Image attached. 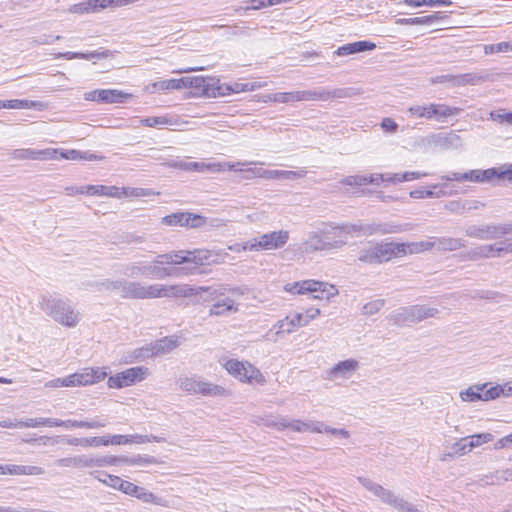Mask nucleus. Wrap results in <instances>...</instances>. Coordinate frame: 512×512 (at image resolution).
I'll return each instance as SVG.
<instances>
[{
	"label": "nucleus",
	"instance_id": "obj_48",
	"mask_svg": "<svg viewBox=\"0 0 512 512\" xmlns=\"http://www.w3.org/2000/svg\"><path fill=\"white\" fill-rule=\"evenodd\" d=\"M358 481L364 488H366L368 491H370L380 499V496L381 494H383V491L385 489L383 486L365 477H358Z\"/></svg>",
	"mask_w": 512,
	"mask_h": 512
},
{
	"label": "nucleus",
	"instance_id": "obj_2",
	"mask_svg": "<svg viewBox=\"0 0 512 512\" xmlns=\"http://www.w3.org/2000/svg\"><path fill=\"white\" fill-rule=\"evenodd\" d=\"M345 96L346 92L343 89L326 90L324 88H317L314 90L272 93L271 101L287 104L301 101H328Z\"/></svg>",
	"mask_w": 512,
	"mask_h": 512
},
{
	"label": "nucleus",
	"instance_id": "obj_11",
	"mask_svg": "<svg viewBox=\"0 0 512 512\" xmlns=\"http://www.w3.org/2000/svg\"><path fill=\"white\" fill-rule=\"evenodd\" d=\"M148 368L143 366L131 367L112 375L107 380V386L112 389L129 387L145 379Z\"/></svg>",
	"mask_w": 512,
	"mask_h": 512
},
{
	"label": "nucleus",
	"instance_id": "obj_34",
	"mask_svg": "<svg viewBox=\"0 0 512 512\" xmlns=\"http://www.w3.org/2000/svg\"><path fill=\"white\" fill-rule=\"evenodd\" d=\"M197 394L210 397L224 396L227 390L222 386L197 379Z\"/></svg>",
	"mask_w": 512,
	"mask_h": 512
},
{
	"label": "nucleus",
	"instance_id": "obj_12",
	"mask_svg": "<svg viewBox=\"0 0 512 512\" xmlns=\"http://www.w3.org/2000/svg\"><path fill=\"white\" fill-rule=\"evenodd\" d=\"M289 241V231L278 230L263 233L253 238L255 252L278 250L283 248Z\"/></svg>",
	"mask_w": 512,
	"mask_h": 512
},
{
	"label": "nucleus",
	"instance_id": "obj_9",
	"mask_svg": "<svg viewBox=\"0 0 512 512\" xmlns=\"http://www.w3.org/2000/svg\"><path fill=\"white\" fill-rule=\"evenodd\" d=\"M468 237L479 240H496L511 234L510 223L472 225L465 229Z\"/></svg>",
	"mask_w": 512,
	"mask_h": 512
},
{
	"label": "nucleus",
	"instance_id": "obj_60",
	"mask_svg": "<svg viewBox=\"0 0 512 512\" xmlns=\"http://www.w3.org/2000/svg\"><path fill=\"white\" fill-rule=\"evenodd\" d=\"M199 172H222L227 170L226 162L205 163L200 162Z\"/></svg>",
	"mask_w": 512,
	"mask_h": 512
},
{
	"label": "nucleus",
	"instance_id": "obj_24",
	"mask_svg": "<svg viewBox=\"0 0 512 512\" xmlns=\"http://www.w3.org/2000/svg\"><path fill=\"white\" fill-rule=\"evenodd\" d=\"M44 470L38 466L31 465H0V474H11V475H41Z\"/></svg>",
	"mask_w": 512,
	"mask_h": 512
},
{
	"label": "nucleus",
	"instance_id": "obj_37",
	"mask_svg": "<svg viewBox=\"0 0 512 512\" xmlns=\"http://www.w3.org/2000/svg\"><path fill=\"white\" fill-rule=\"evenodd\" d=\"M412 307L406 306V307H400L397 310L393 311L390 314V321L393 322V324L401 326V325H407L413 323L412 318Z\"/></svg>",
	"mask_w": 512,
	"mask_h": 512
},
{
	"label": "nucleus",
	"instance_id": "obj_56",
	"mask_svg": "<svg viewBox=\"0 0 512 512\" xmlns=\"http://www.w3.org/2000/svg\"><path fill=\"white\" fill-rule=\"evenodd\" d=\"M469 444L470 448L478 447L484 443H488L493 439V435L491 433H481L469 436Z\"/></svg>",
	"mask_w": 512,
	"mask_h": 512
},
{
	"label": "nucleus",
	"instance_id": "obj_33",
	"mask_svg": "<svg viewBox=\"0 0 512 512\" xmlns=\"http://www.w3.org/2000/svg\"><path fill=\"white\" fill-rule=\"evenodd\" d=\"M108 56V51H92V52H61L57 54V58H63L66 60H72V59H84V60H91L94 58L97 59H103Z\"/></svg>",
	"mask_w": 512,
	"mask_h": 512
},
{
	"label": "nucleus",
	"instance_id": "obj_30",
	"mask_svg": "<svg viewBox=\"0 0 512 512\" xmlns=\"http://www.w3.org/2000/svg\"><path fill=\"white\" fill-rule=\"evenodd\" d=\"M413 323H418L429 318H435L439 314V310L435 307L427 305H411Z\"/></svg>",
	"mask_w": 512,
	"mask_h": 512
},
{
	"label": "nucleus",
	"instance_id": "obj_20",
	"mask_svg": "<svg viewBox=\"0 0 512 512\" xmlns=\"http://www.w3.org/2000/svg\"><path fill=\"white\" fill-rule=\"evenodd\" d=\"M428 120L445 122L448 118L459 115L463 109L460 107L449 106L445 103H427Z\"/></svg>",
	"mask_w": 512,
	"mask_h": 512
},
{
	"label": "nucleus",
	"instance_id": "obj_43",
	"mask_svg": "<svg viewBox=\"0 0 512 512\" xmlns=\"http://www.w3.org/2000/svg\"><path fill=\"white\" fill-rule=\"evenodd\" d=\"M17 425L22 428H36L40 426L53 427V418H26L17 421Z\"/></svg>",
	"mask_w": 512,
	"mask_h": 512
},
{
	"label": "nucleus",
	"instance_id": "obj_1",
	"mask_svg": "<svg viewBox=\"0 0 512 512\" xmlns=\"http://www.w3.org/2000/svg\"><path fill=\"white\" fill-rule=\"evenodd\" d=\"M39 304L49 317L63 326L72 328L79 323V313L62 298L42 296Z\"/></svg>",
	"mask_w": 512,
	"mask_h": 512
},
{
	"label": "nucleus",
	"instance_id": "obj_64",
	"mask_svg": "<svg viewBox=\"0 0 512 512\" xmlns=\"http://www.w3.org/2000/svg\"><path fill=\"white\" fill-rule=\"evenodd\" d=\"M180 388L189 394H197V379L186 377L180 381Z\"/></svg>",
	"mask_w": 512,
	"mask_h": 512
},
{
	"label": "nucleus",
	"instance_id": "obj_25",
	"mask_svg": "<svg viewBox=\"0 0 512 512\" xmlns=\"http://www.w3.org/2000/svg\"><path fill=\"white\" fill-rule=\"evenodd\" d=\"M359 367V363L355 359H346L338 362L334 365L330 371L329 375L333 378H348L352 372H354Z\"/></svg>",
	"mask_w": 512,
	"mask_h": 512
},
{
	"label": "nucleus",
	"instance_id": "obj_14",
	"mask_svg": "<svg viewBox=\"0 0 512 512\" xmlns=\"http://www.w3.org/2000/svg\"><path fill=\"white\" fill-rule=\"evenodd\" d=\"M346 244L344 239H338L334 235V230L324 232V236L317 233L311 235L305 242V249L307 251H323L339 249Z\"/></svg>",
	"mask_w": 512,
	"mask_h": 512
},
{
	"label": "nucleus",
	"instance_id": "obj_32",
	"mask_svg": "<svg viewBox=\"0 0 512 512\" xmlns=\"http://www.w3.org/2000/svg\"><path fill=\"white\" fill-rule=\"evenodd\" d=\"M434 243L436 250L441 252L455 251L465 247V242L463 240L452 237H439L436 238Z\"/></svg>",
	"mask_w": 512,
	"mask_h": 512
},
{
	"label": "nucleus",
	"instance_id": "obj_58",
	"mask_svg": "<svg viewBox=\"0 0 512 512\" xmlns=\"http://www.w3.org/2000/svg\"><path fill=\"white\" fill-rule=\"evenodd\" d=\"M141 124L146 127H163L167 124H169V120L166 117L162 116H154V117H147L141 120Z\"/></svg>",
	"mask_w": 512,
	"mask_h": 512
},
{
	"label": "nucleus",
	"instance_id": "obj_27",
	"mask_svg": "<svg viewBox=\"0 0 512 512\" xmlns=\"http://www.w3.org/2000/svg\"><path fill=\"white\" fill-rule=\"evenodd\" d=\"M238 311V306L234 300L225 298L215 302L210 310L209 315L211 316H225Z\"/></svg>",
	"mask_w": 512,
	"mask_h": 512
},
{
	"label": "nucleus",
	"instance_id": "obj_63",
	"mask_svg": "<svg viewBox=\"0 0 512 512\" xmlns=\"http://www.w3.org/2000/svg\"><path fill=\"white\" fill-rule=\"evenodd\" d=\"M117 490L134 497L135 494L139 492V486L132 482L121 479Z\"/></svg>",
	"mask_w": 512,
	"mask_h": 512
},
{
	"label": "nucleus",
	"instance_id": "obj_18",
	"mask_svg": "<svg viewBox=\"0 0 512 512\" xmlns=\"http://www.w3.org/2000/svg\"><path fill=\"white\" fill-rule=\"evenodd\" d=\"M12 158L16 160H56L58 157V150L55 148H46L41 150L23 148L15 149L12 152Z\"/></svg>",
	"mask_w": 512,
	"mask_h": 512
},
{
	"label": "nucleus",
	"instance_id": "obj_19",
	"mask_svg": "<svg viewBox=\"0 0 512 512\" xmlns=\"http://www.w3.org/2000/svg\"><path fill=\"white\" fill-rule=\"evenodd\" d=\"M191 84H189V88L195 89L197 93L201 94L205 97H218L219 90L216 89L220 87L219 79L213 77H204V76H193L189 77Z\"/></svg>",
	"mask_w": 512,
	"mask_h": 512
},
{
	"label": "nucleus",
	"instance_id": "obj_59",
	"mask_svg": "<svg viewBox=\"0 0 512 512\" xmlns=\"http://www.w3.org/2000/svg\"><path fill=\"white\" fill-rule=\"evenodd\" d=\"M407 113L411 117L424 118L428 120V105H412L407 109Z\"/></svg>",
	"mask_w": 512,
	"mask_h": 512
},
{
	"label": "nucleus",
	"instance_id": "obj_55",
	"mask_svg": "<svg viewBox=\"0 0 512 512\" xmlns=\"http://www.w3.org/2000/svg\"><path fill=\"white\" fill-rule=\"evenodd\" d=\"M86 371L88 373V377L90 378L89 385L100 382L107 376V371L104 367L86 368Z\"/></svg>",
	"mask_w": 512,
	"mask_h": 512
},
{
	"label": "nucleus",
	"instance_id": "obj_3",
	"mask_svg": "<svg viewBox=\"0 0 512 512\" xmlns=\"http://www.w3.org/2000/svg\"><path fill=\"white\" fill-rule=\"evenodd\" d=\"M334 235L341 239L342 235L371 236L384 235L400 232V226L390 223H343L341 225L332 226Z\"/></svg>",
	"mask_w": 512,
	"mask_h": 512
},
{
	"label": "nucleus",
	"instance_id": "obj_42",
	"mask_svg": "<svg viewBox=\"0 0 512 512\" xmlns=\"http://www.w3.org/2000/svg\"><path fill=\"white\" fill-rule=\"evenodd\" d=\"M121 461H122V463H125L128 465H140V466L154 465V464L158 463L157 459L154 456H150V455H136L133 457H122Z\"/></svg>",
	"mask_w": 512,
	"mask_h": 512
},
{
	"label": "nucleus",
	"instance_id": "obj_38",
	"mask_svg": "<svg viewBox=\"0 0 512 512\" xmlns=\"http://www.w3.org/2000/svg\"><path fill=\"white\" fill-rule=\"evenodd\" d=\"M489 383L474 384L467 389L460 392V398L464 402H477L481 401V390L487 388Z\"/></svg>",
	"mask_w": 512,
	"mask_h": 512
},
{
	"label": "nucleus",
	"instance_id": "obj_17",
	"mask_svg": "<svg viewBox=\"0 0 512 512\" xmlns=\"http://www.w3.org/2000/svg\"><path fill=\"white\" fill-rule=\"evenodd\" d=\"M130 94L117 89H97L85 94V99L98 103H124Z\"/></svg>",
	"mask_w": 512,
	"mask_h": 512
},
{
	"label": "nucleus",
	"instance_id": "obj_31",
	"mask_svg": "<svg viewBox=\"0 0 512 512\" xmlns=\"http://www.w3.org/2000/svg\"><path fill=\"white\" fill-rule=\"evenodd\" d=\"M179 346L178 337H164L152 343V349L156 356L167 354Z\"/></svg>",
	"mask_w": 512,
	"mask_h": 512
},
{
	"label": "nucleus",
	"instance_id": "obj_23",
	"mask_svg": "<svg viewBox=\"0 0 512 512\" xmlns=\"http://www.w3.org/2000/svg\"><path fill=\"white\" fill-rule=\"evenodd\" d=\"M187 263L196 265H211L219 262V254L207 249L185 250Z\"/></svg>",
	"mask_w": 512,
	"mask_h": 512
},
{
	"label": "nucleus",
	"instance_id": "obj_5",
	"mask_svg": "<svg viewBox=\"0 0 512 512\" xmlns=\"http://www.w3.org/2000/svg\"><path fill=\"white\" fill-rule=\"evenodd\" d=\"M284 290L291 294H311L313 299H330L338 294V290L332 284L313 279L288 283Z\"/></svg>",
	"mask_w": 512,
	"mask_h": 512
},
{
	"label": "nucleus",
	"instance_id": "obj_47",
	"mask_svg": "<svg viewBox=\"0 0 512 512\" xmlns=\"http://www.w3.org/2000/svg\"><path fill=\"white\" fill-rule=\"evenodd\" d=\"M358 481L364 488H366L368 491H370L380 499V496L381 494H383V491L385 489L383 486L365 477H358Z\"/></svg>",
	"mask_w": 512,
	"mask_h": 512
},
{
	"label": "nucleus",
	"instance_id": "obj_40",
	"mask_svg": "<svg viewBox=\"0 0 512 512\" xmlns=\"http://www.w3.org/2000/svg\"><path fill=\"white\" fill-rule=\"evenodd\" d=\"M483 77L476 73H465L454 75L453 87H461L466 85H477L483 81Z\"/></svg>",
	"mask_w": 512,
	"mask_h": 512
},
{
	"label": "nucleus",
	"instance_id": "obj_10",
	"mask_svg": "<svg viewBox=\"0 0 512 512\" xmlns=\"http://www.w3.org/2000/svg\"><path fill=\"white\" fill-rule=\"evenodd\" d=\"M162 284L144 285L140 282L127 281L124 283L122 298L125 299H153L161 298Z\"/></svg>",
	"mask_w": 512,
	"mask_h": 512
},
{
	"label": "nucleus",
	"instance_id": "obj_28",
	"mask_svg": "<svg viewBox=\"0 0 512 512\" xmlns=\"http://www.w3.org/2000/svg\"><path fill=\"white\" fill-rule=\"evenodd\" d=\"M189 84H191L189 77H182L179 79H166L155 82L153 83V88L157 91L180 90L189 88Z\"/></svg>",
	"mask_w": 512,
	"mask_h": 512
},
{
	"label": "nucleus",
	"instance_id": "obj_52",
	"mask_svg": "<svg viewBox=\"0 0 512 512\" xmlns=\"http://www.w3.org/2000/svg\"><path fill=\"white\" fill-rule=\"evenodd\" d=\"M446 195V193L442 190H439L437 192L430 190V189H416L410 192V196L415 199H421V198H439L441 196Z\"/></svg>",
	"mask_w": 512,
	"mask_h": 512
},
{
	"label": "nucleus",
	"instance_id": "obj_22",
	"mask_svg": "<svg viewBox=\"0 0 512 512\" xmlns=\"http://www.w3.org/2000/svg\"><path fill=\"white\" fill-rule=\"evenodd\" d=\"M431 144L441 150H458L463 146L461 137L454 132L433 134Z\"/></svg>",
	"mask_w": 512,
	"mask_h": 512
},
{
	"label": "nucleus",
	"instance_id": "obj_53",
	"mask_svg": "<svg viewBox=\"0 0 512 512\" xmlns=\"http://www.w3.org/2000/svg\"><path fill=\"white\" fill-rule=\"evenodd\" d=\"M274 328H277L276 335L282 333L290 334L295 330V324H293V321L290 316H286L284 319L279 320L274 325Z\"/></svg>",
	"mask_w": 512,
	"mask_h": 512
},
{
	"label": "nucleus",
	"instance_id": "obj_26",
	"mask_svg": "<svg viewBox=\"0 0 512 512\" xmlns=\"http://www.w3.org/2000/svg\"><path fill=\"white\" fill-rule=\"evenodd\" d=\"M162 288L164 289L161 297H189V296H197L199 294V289L196 287H192L188 284H180V285H171L165 286L162 284Z\"/></svg>",
	"mask_w": 512,
	"mask_h": 512
},
{
	"label": "nucleus",
	"instance_id": "obj_46",
	"mask_svg": "<svg viewBox=\"0 0 512 512\" xmlns=\"http://www.w3.org/2000/svg\"><path fill=\"white\" fill-rule=\"evenodd\" d=\"M429 174L426 172H418V171H412V172H404V173H394V184L401 183V182H407L412 181L415 179H419L422 177H426Z\"/></svg>",
	"mask_w": 512,
	"mask_h": 512
},
{
	"label": "nucleus",
	"instance_id": "obj_35",
	"mask_svg": "<svg viewBox=\"0 0 512 512\" xmlns=\"http://www.w3.org/2000/svg\"><path fill=\"white\" fill-rule=\"evenodd\" d=\"M57 382H60L61 386H86L89 385L90 378L88 377V373L86 368L81 372H77L71 374L63 379H57Z\"/></svg>",
	"mask_w": 512,
	"mask_h": 512
},
{
	"label": "nucleus",
	"instance_id": "obj_16",
	"mask_svg": "<svg viewBox=\"0 0 512 512\" xmlns=\"http://www.w3.org/2000/svg\"><path fill=\"white\" fill-rule=\"evenodd\" d=\"M161 223L165 226L198 228L205 223L204 217L190 212H175L164 216Z\"/></svg>",
	"mask_w": 512,
	"mask_h": 512
},
{
	"label": "nucleus",
	"instance_id": "obj_6",
	"mask_svg": "<svg viewBox=\"0 0 512 512\" xmlns=\"http://www.w3.org/2000/svg\"><path fill=\"white\" fill-rule=\"evenodd\" d=\"M263 425L279 431L290 429L294 432L322 433L324 423L321 421L291 420L283 416H267L262 419Z\"/></svg>",
	"mask_w": 512,
	"mask_h": 512
},
{
	"label": "nucleus",
	"instance_id": "obj_8",
	"mask_svg": "<svg viewBox=\"0 0 512 512\" xmlns=\"http://www.w3.org/2000/svg\"><path fill=\"white\" fill-rule=\"evenodd\" d=\"M441 179L445 181H457V182H463V181H469L474 183H491L494 180H503L504 179V173L503 168L499 167H493L488 168L485 170L481 169H473L466 172H452L447 175H443Z\"/></svg>",
	"mask_w": 512,
	"mask_h": 512
},
{
	"label": "nucleus",
	"instance_id": "obj_36",
	"mask_svg": "<svg viewBox=\"0 0 512 512\" xmlns=\"http://www.w3.org/2000/svg\"><path fill=\"white\" fill-rule=\"evenodd\" d=\"M57 382H60L61 386H86L89 385L90 378L88 377V373L86 368L81 372H77L71 374L63 379H57Z\"/></svg>",
	"mask_w": 512,
	"mask_h": 512
},
{
	"label": "nucleus",
	"instance_id": "obj_61",
	"mask_svg": "<svg viewBox=\"0 0 512 512\" xmlns=\"http://www.w3.org/2000/svg\"><path fill=\"white\" fill-rule=\"evenodd\" d=\"M384 305L385 301L383 299H376L366 303L362 308V312L365 315H373L377 313Z\"/></svg>",
	"mask_w": 512,
	"mask_h": 512
},
{
	"label": "nucleus",
	"instance_id": "obj_4",
	"mask_svg": "<svg viewBox=\"0 0 512 512\" xmlns=\"http://www.w3.org/2000/svg\"><path fill=\"white\" fill-rule=\"evenodd\" d=\"M403 252V243L380 242L361 249L358 259L367 264H381L402 257Z\"/></svg>",
	"mask_w": 512,
	"mask_h": 512
},
{
	"label": "nucleus",
	"instance_id": "obj_29",
	"mask_svg": "<svg viewBox=\"0 0 512 512\" xmlns=\"http://www.w3.org/2000/svg\"><path fill=\"white\" fill-rule=\"evenodd\" d=\"M183 263H187L185 250L159 254L154 258V264H157L158 266L164 264L179 265Z\"/></svg>",
	"mask_w": 512,
	"mask_h": 512
},
{
	"label": "nucleus",
	"instance_id": "obj_44",
	"mask_svg": "<svg viewBox=\"0 0 512 512\" xmlns=\"http://www.w3.org/2000/svg\"><path fill=\"white\" fill-rule=\"evenodd\" d=\"M96 479H98L100 482L104 483L105 485L117 489L120 481L122 478L116 475L108 474L104 471H94L91 473Z\"/></svg>",
	"mask_w": 512,
	"mask_h": 512
},
{
	"label": "nucleus",
	"instance_id": "obj_57",
	"mask_svg": "<svg viewBox=\"0 0 512 512\" xmlns=\"http://www.w3.org/2000/svg\"><path fill=\"white\" fill-rule=\"evenodd\" d=\"M501 388H500V384H497L495 386H491V387H487L483 390H481V401H491V400H495V399H498L500 396H499V392H501Z\"/></svg>",
	"mask_w": 512,
	"mask_h": 512
},
{
	"label": "nucleus",
	"instance_id": "obj_50",
	"mask_svg": "<svg viewBox=\"0 0 512 512\" xmlns=\"http://www.w3.org/2000/svg\"><path fill=\"white\" fill-rule=\"evenodd\" d=\"M307 174V171L304 168H301L296 171L291 170H277V179L278 180H295L299 178H304Z\"/></svg>",
	"mask_w": 512,
	"mask_h": 512
},
{
	"label": "nucleus",
	"instance_id": "obj_49",
	"mask_svg": "<svg viewBox=\"0 0 512 512\" xmlns=\"http://www.w3.org/2000/svg\"><path fill=\"white\" fill-rule=\"evenodd\" d=\"M37 106V102L26 99L6 100V109H31Z\"/></svg>",
	"mask_w": 512,
	"mask_h": 512
},
{
	"label": "nucleus",
	"instance_id": "obj_62",
	"mask_svg": "<svg viewBox=\"0 0 512 512\" xmlns=\"http://www.w3.org/2000/svg\"><path fill=\"white\" fill-rule=\"evenodd\" d=\"M124 283H126V280H106L101 283V285L104 287V289L109 291H117L120 296L122 297L123 294V287Z\"/></svg>",
	"mask_w": 512,
	"mask_h": 512
},
{
	"label": "nucleus",
	"instance_id": "obj_41",
	"mask_svg": "<svg viewBox=\"0 0 512 512\" xmlns=\"http://www.w3.org/2000/svg\"><path fill=\"white\" fill-rule=\"evenodd\" d=\"M404 245V252L402 253V256H405L407 254H417L421 253L423 251L430 250L434 248L435 243L434 241H420V242H412V243H403Z\"/></svg>",
	"mask_w": 512,
	"mask_h": 512
},
{
	"label": "nucleus",
	"instance_id": "obj_15",
	"mask_svg": "<svg viewBox=\"0 0 512 512\" xmlns=\"http://www.w3.org/2000/svg\"><path fill=\"white\" fill-rule=\"evenodd\" d=\"M224 367L229 374L239 379L240 381H259V378L261 380L263 378L260 371L248 362L230 359L225 363Z\"/></svg>",
	"mask_w": 512,
	"mask_h": 512
},
{
	"label": "nucleus",
	"instance_id": "obj_7",
	"mask_svg": "<svg viewBox=\"0 0 512 512\" xmlns=\"http://www.w3.org/2000/svg\"><path fill=\"white\" fill-rule=\"evenodd\" d=\"M182 269H168L165 267L158 266L152 263L136 262L126 266L124 273L132 278L143 276L149 279H165L167 277H173L180 275Z\"/></svg>",
	"mask_w": 512,
	"mask_h": 512
},
{
	"label": "nucleus",
	"instance_id": "obj_39",
	"mask_svg": "<svg viewBox=\"0 0 512 512\" xmlns=\"http://www.w3.org/2000/svg\"><path fill=\"white\" fill-rule=\"evenodd\" d=\"M85 194L91 195V196L115 197L118 195V188L115 186H105V185H87V186H85Z\"/></svg>",
	"mask_w": 512,
	"mask_h": 512
},
{
	"label": "nucleus",
	"instance_id": "obj_13",
	"mask_svg": "<svg viewBox=\"0 0 512 512\" xmlns=\"http://www.w3.org/2000/svg\"><path fill=\"white\" fill-rule=\"evenodd\" d=\"M509 253H512V238L494 244L477 246L468 252V258L470 260H478L482 258L502 257Z\"/></svg>",
	"mask_w": 512,
	"mask_h": 512
},
{
	"label": "nucleus",
	"instance_id": "obj_45",
	"mask_svg": "<svg viewBox=\"0 0 512 512\" xmlns=\"http://www.w3.org/2000/svg\"><path fill=\"white\" fill-rule=\"evenodd\" d=\"M156 356L154 353V349H152V343L145 345L143 347H139L133 350L131 354V358L134 361H143L147 358Z\"/></svg>",
	"mask_w": 512,
	"mask_h": 512
},
{
	"label": "nucleus",
	"instance_id": "obj_54",
	"mask_svg": "<svg viewBox=\"0 0 512 512\" xmlns=\"http://www.w3.org/2000/svg\"><path fill=\"white\" fill-rule=\"evenodd\" d=\"M170 167L177 168L183 171L199 172L200 162H188L183 160H172L169 163Z\"/></svg>",
	"mask_w": 512,
	"mask_h": 512
},
{
	"label": "nucleus",
	"instance_id": "obj_21",
	"mask_svg": "<svg viewBox=\"0 0 512 512\" xmlns=\"http://www.w3.org/2000/svg\"><path fill=\"white\" fill-rule=\"evenodd\" d=\"M199 289L200 299L203 301H214L219 297L225 296L226 294H243L240 287H230L228 285H216L209 287H196Z\"/></svg>",
	"mask_w": 512,
	"mask_h": 512
},
{
	"label": "nucleus",
	"instance_id": "obj_51",
	"mask_svg": "<svg viewBox=\"0 0 512 512\" xmlns=\"http://www.w3.org/2000/svg\"><path fill=\"white\" fill-rule=\"evenodd\" d=\"M381 182H387V183L394 184L393 174H391V173H387V174L375 173V174L366 175L365 185H368V184L379 185Z\"/></svg>",
	"mask_w": 512,
	"mask_h": 512
}]
</instances>
